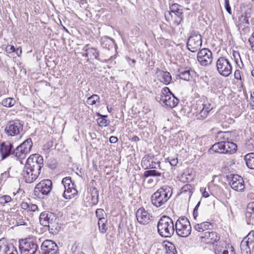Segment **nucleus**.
Here are the masks:
<instances>
[{"instance_id": "1", "label": "nucleus", "mask_w": 254, "mask_h": 254, "mask_svg": "<svg viewBox=\"0 0 254 254\" xmlns=\"http://www.w3.org/2000/svg\"><path fill=\"white\" fill-rule=\"evenodd\" d=\"M172 194V188L168 186H164L151 195V203L157 208L163 206L167 203Z\"/></svg>"}, {"instance_id": "2", "label": "nucleus", "mask_w": 254, "mask_h": 254, "mask_svg": "<svg viewBox=\"0 0 254 254\" xmlns=\"http://www.w3.org/2000/svg\"><path fill=\"white\" fill-rule=\"evenodd\" d=\"M157 226L158 233L162 238H170L174 233L173 221L168 216H162L159 220Z\"/></svg>"}, {"instance_id": "3", "label": "nucleus", "mask_w": 254, "mask_h": 254, "mask_svg": "<svg viewBox=\"0 0 254 254\" xmlns=\"http://www.w3.org/2000/svg\"><path fill=\"white\" fill-rule=\"evenodd\" d=\"M19 249L20 254H36L38 249L36 238L31 237L20 240Z\"/></svg>"}, {"instance_id": "4", "label": "nucleus", "mask_w": 254, "mask_h": 254, "mask_svg": "<svg viewBox=\"0 0 254 254\" xmlns=\"http://www.w3.org/2000/svg\"><path fill=\"white\" fill-rule=\"evenodd\" d=\"M43 165V156L38 154L31 155L27 158L25 165L26 167L32 170V172L35 173V175L36 174L38 175L40 174L41 169Z\"/></svg>"}, {"instance_id": "5", "label": "nucleus", "mask_w": 254, "mask_h": 254, "mask_svg": "<svg viewBox=\"0 0 254 254\" xmlns=\"http://www.w3.org/2000/svg\"><path fill=\"white\" fill-rule=\"evenodd\" d=\"M175 229L177 234L181 237H187L190 235L191 227L186 217H180L176 222Z\"/></svg>"}, {"instance_id": "6", "label": "nucleus", "mask_w": 254, "mask_h": 254, "mask_svg": "<svg viewBox=\"0 0 254 254\" xmlns=\"http://www.w3.org/2000/svg\"><path fill=\"white\" fill-rule=\"evenodd\" d=\"M23 124L19 120H11L7 122L5 128L4 132L8 136H17L22 137V134H20L23 130Z\"/></svg>"}, {"instance_id": "7", "label": "nucleus", "mask_w": 254, "mask_h": 254, "mask_svg": "<svg viewBox=\"0 0 254 254\" xmlns=\"http://www.w3.org/2000/svg\"><path fill=\"white\" fill-rule=\"evenodd\" d=\"M62 184L64 188L63 196L65 199H70L77 194L78 191L75 188V185L72 181L70 177H66L63 178L62 181Z\"/></svg>"}, {"instance_id": "8", "label": "nucleus", "mask_w": 254, "mask_h": 254, "mask_svg": "<svg viewBox=\"0 0 254 254\" xmlns=\"http://www.w3.org/2000/svg\"><path fill=\"white\" fill-rule=\"evenodd\" d=\"M32 146V139L28 138L13 150V154L17 158L24 159L26 155L30 153Z\"/></svg>"}, {"instance_id": "9", "label": "nucleus", "mask_w": 254, "mask_h": 254, "mask_svg": "<svg viewBox=\"0 0 254 254\" xmlns=\"http://www.w3.org/2000/svg\"><path fill=\"white\" fill-rule=\"evenodd\" d=\"M188 49L191 52H196L202 46V37L198 31H192L188 39Z\"/></svg>"}, {"instance_id": "10", "label": "nucleus", "mask_w": 254, "mask_h": 254, "mask_svg": "<svg viewBox=\"0 0 254 254\" xmlns=\"http://www.w3.org/2000/svg\"><path fill=\"white\" fill-rule=\"evenodd\" d=\"M218 72L221 75L227 77L232 73V67L229 61L224 57L218 58L216 62Z\"/></svg>"}, {"instance_id": "11", "label": "nucleus", "mask_w": 254, "mask_h": 254, "mask_svg": "<svg viewBox=\"0 0 254 254\" xmlns=\"http://www.w3.org/2000/svg\"><path fill=\"white\" fill-rule=\"evenodd\" d=\"M52 189V182L50 180H44L39 183L34 189L35 195L41 197V194L47 195Z\"/></svg>"}, {"instance_id": "12", "label": "nucleus", "mask_w": 254, "mask_h": 254, "mask_svg": "<svg viewBox=\"0 0 254 254\" xmlns=\"http://www.w3.org/2000/svg\"><path fill=\"white\" fill-rule=\"evenodd\" d=\"M197 59L201 65L206 66L212 63L213 60L212 53L207 48L202 49L197 53Z\"/></svg>"}, {"instance_id": "13", "label": "nucleus", "mask_w": 254, "mask_h": 254, "mask_svg": "<svg viewBox=\"0 0 254 254\" xmlns=\"http://www.w3.org/2000/svg\"><path fill=\"white\" fill-rule=\"evenodd\" d=\"M227 178L230 180L229 184L233 190L238 191L244 190V181L241 176L237 174H230Z\"/></svg>"}, {"instance_id": "14", "label": "nucleus", "mask_w": 254, "mask_h": 254, "mask_svg": "<svg viewBox=\"0 0 254 254\" xmlns=\"http://www.w3.org/2000/svg\"><path fill=\"white\" fill-rule=\"evenodd\" d=\"M43 254H59V248L55 242L50 240H46L41 246Z\"/></svg>"}, {"instance_id": "15", "label": "nucleus", "mask_w": 254, "mask_h": 254, "mask_svg": "<svg viewBox=\"0 0 254 254\" xmlns=\"http://www.w3.org/2000/svg\"><path fill=\"white\" fill-rule=\"evenodd\" d=\"M160 162L154 158V155L149 154L144 156L141 160V165L144 169H157L160 168Z\"/></svg>"}, {"instance_id": "16", "label": "nucleus", "mask_w": 254, "mask_h": 254, "mask_svg": "<svg viewBox=\"0 0 254 254\" xmlns=\"http://www.w3.org/2000/svg\"><path fill=\"white\" fill-rule=\"evenodd\" d=\"M197 113L196 115V118L199 120H203L207 116L209 113L212 110L213 107L210 103H201V102L197 103Z\"/></svg>"}, {"instance_id": "17", "label": "nucleus", "mask_w": 254, "mask_h": 254, "mask_svg": "<svg viewBox=\"0 0 254 254\" xmlns=\"http://www.w3.org/2000/svg\"><path fill=\"white\" fill-rule=\"evenodd\" d=\"M220 238V235L214 231L204 232L199 236L201 242L208 244H213L214 243L217 242Z\"/></svg>"}, {"instance_id": "18", "label": "nucleus", "mask_w": 254, "mask_h": 254, "mask_svg": "<svg viewBox=\"0 0 254 254\" xmlns=\"http://www.w3.org/2000/svg\"><path fill=\"white\" fill-rule=\"evenodd\" d=\"M171 12L174 14V22L176 25H179L184 18L183 7L177 3H173L170 6Z\"/></svg>"}, {"instance_id": "19", "label": "nucleus", "mask_w": 254, "mask_h": 254, "mask_svg": "<svg viewBox=\"0 0 254 254\" xmlns=\"http://www.w3.org/2000/svg\"><path fill=\"white\" fill-rule=\"evenodd\" d=\"M157 98L159 99L160 103L164 104V106L171 108L176 107L179 102V100L173 93H169L166 95H160V97H157Z\"/></svg>"}, {"instance_id": "20", "label": "nucleus", "mask_w": 254, "mask_h": 254, "mask_svg": "<svg viewBox=\"0 0 254 254\" xmlns=\"http://www.w3.org/2000/svg\"><path fill=\"white\" fill-rule=\"evenodd\" d=\"M88 45H86L84 48V50L85 53L83 55V56L87 58V61L89 60H94L96 59L101 62L107 63L109 59H101L99 58V51L96 48H87Z\"/></svg>"}, {"instance_id": "21", "label": "nucleus", "mask_w": 254, "mask_h": 254, "mask_svg": "<svg viewBox=\"0 0 254 254\" xmlns=\"http://www.w3.org/2000/svg\"><path fill=\"white\" fill-rule=\"evenodd\" d=\"M135 216L137 222L141 225L148 224L152 217V215L143 207H140L137 210Z\"/></svg>"}, {"instance_id": "22", "label": "nucleus", "mask_w": 254, "mask_h": 254, "mask_svg": "<svg viewBox=\"0 0 254 254\" xmlns=\"http://www.w3.org/2000/svg\"><path fill=\"white\" fill-rule=\"evenodd\" d=\"M13 146L9 142H4L0 143V153L2 159H5L11 154H13Z\"/></svg>"}, {"instance_id": "23", "label": "nucleus", "mask_w": 254, "mask_h": 254, "mask_svg": "<svg viewBox=\"0 0 254 254\" xmlns=\"http://www.w3.org/2000/svg\"><path fill=\"white\" fill-rule=\"evenodd\" d=\"M245 215L247 223L248 225H254V202L248 204Z\"/></svg>"}, {"instance_id": "24", "label": "nucleus", "mask_w": 254, "mask_h": 254, "mask_svg": "<svg viewBox=\"0 0 254 254\" xmlns=\"http://www.w3.org/2000/svg\"><path fill=\"white\" fill-rule=\"evenodd\" d=\"M22 175L26 183H31L33 182L39 176L38 174L35 175V173L32 172V170H30L29 168L26 167L25 166H24L22 172Z\"/></svg>"}, {"instance_id": "25", "label": "nucleus", "mask_w": 254, "mask_h": 254, "mask_svg": "<svg viewBox=\"0 0 254 254\" xmlns=\"http://www.w3.org/2000/svg\"><path fill=\"white\" fill-rule=\"evenodd\" d=\"M52 216L56 218L57 216L54 213L50 212L45 211L41 213L39 217L40 224L45 227H47L52 222L51 220Z\"/></svg>"}, {"instance_id": "26", "label": "nucleus", "mask_w": 254, "mask_h": 254, "mask_svg": "<svg viewBox=\"0 0 254 254\" xmlns=\"http://www.w3.org/2000/svg\"><path fill=\"white\" fill-rule=\"evenodd\" d=\"M100 43L103 48L108 50H113L116 46L115 40L107 36L101 37Z\"/></svg>"}, {"instance_id": "27", "label": "nucleus", "mask_w": 254, "mask_h": 254, "mask_svg": "<svg viewBox=\"0 0 254 254\" xmlns=\"http://www.w3.org/2000/svg\"><path fill=\"white\" fill-rule=\"evenodd\" d=\"M51 222L47 227H48L49 232L53 235L57 234L61 229V224H59V219L57 216L51 218Z\"/></svg>"}, {"instance_id": "28", "label": "nucleus", "mask_w": 254, "mask_h": 254, "mask_svg": "<svg viewBox=\"0 0 254 254\" xmlns=\"http://www.w3.org/2000/svg\"><path fill=\"white\" fill-rule=\"evenodd\" d=\"M240 248L242 254H251V251L254 249V244H250V242L243 239L241 243Z\"/></svg>"}, {"instance_id": "29", "label": "nucleus", "mask_w": 254, "mask_h": 254, "mask_svg": "<svg viewBox=\"0 0 254 254\" xmlns=\"http://www.w3.org/2000/svg\"><path fill=\"white\" fill-rule=\"evenodd\" d=\"M158 80L165 85H169L172 81V76L168 71L160 70L157 73Z\"/></svg>"}, {"instance_id": "30", "label": "nucleus", "mask_w": 254, "mask_h": 254, "mask_svg": "<svg viewBox=\"0 0 254 254\" xmlns=\"http://www.w3.org/2000/svg\"><path fill=\"white\" fill-rule=\"evenodd\" d=\"M194 188L190 184H187L183 186L180 190L179 194L188 197L190 199L193 192Z\"/></svg>"}, {"instance_id": "31", "label": "nucleus", "mask_w": 254, "mask_h": 254, "mask_svg": "<svg viewBox=\"0 0 254 254\" xmlns=\"http://www.w3.org/2000/svg\"><path fill=\"white\" fill-rule=\"evenodd\" d=\"M178 72L179 74L176 75V78L182 79L185 81H189L192 77V74L194 71L189 69L183 70L179 69Z\"/></svg>"}, {"instance_id": "32", "label": "nucleus", "mask_w": 254, "mask_h": 254, "mask_svg": "<svg viewBox=\"0 0 254 254\" xmlns=\"http://www.w3.org/2000/svg\"><path fill=\"white\" fill-rule=\"evenodd\" d=\"M224 148L225 153L233 154L237 150V145L232 141H224Z\"/></svg>"}, {"instance_id": "33", "label": "nucleus", "mask_w": 254, "mask_h": 254, "mask_svg": "<svg viewBox=\"0 0 254 254\" xmlns=\"http://www.w3.org/2000/svg\"><path fill=\"white\" fill-rule=\"evenodd\" d=\"M212 224L209 222H203L200 223L196 224L193 226V228L199 232H203L212 227Z\"/></svg>"}, {"instance_id": "34", "label": "nucleus", "mask_w": 254, "mask_h": 254, "mask_svg": "<svg viewBox=\"0 0 254 254\" xmlns=\"http://www.w3.org/2000/svg\"><path fill=\"white\" fill-rule=\"evenodd\" d=\"M163 246L165 248V254H177V251L175 245L169 241H164Z\"/></svg>"}, {"instance_id": "35", "label": "nucleus", "mask_w": 254, "mask_h": 254, "mask_svg": "<svg viewBox=\"0 0 254 254\" xmlns=\"http://www.w3.org/2000/svg\"><path fill=\"white\" fill-rule=\"evenodd\" d=\"M224 148V141H220L215 143L209 149V151H213L216 153H225V151H223Z\"/></svg>"}, {"instance_id": "36", "label": "nucleus", "mask_w": 254, "mask_h": 254, "mask_svg": "<svg viewBox=\"0 0 254 254\" xmlns=\"http://www.w3.org/2000/svg\"><path fill=\"white\" fill-rule=\"evenodd\" d=\"M247 166L251 169H254V153H250L244 157Z\"/></svg>"}, {"instance_id": "37", "label": "nucleus", "mask_w": 254, "mask_h": 254, "mask_svg": "<svg viewBox=\"0 0 254 254\" xmlns=\"http://www.w3.org/2000/svg\"><path fill=\"white\" fill-rule=\"evenodd\" d=\"M91 202L93 205H96L99 202V191L96 187L91 189Z\"/></svg>"}, {"instance_id": "38", "label": "nucleus", "mask_w": 254, "mask_h": 254, "mask_svg": "<svg viewBox=\"0 0 254 254\" xmlns=\"http://www.w3.org/2000/svg\"><path fill=\"white\" fill-rule=\"evenodd\" d=\"M107 223V219H100L98 221V226L99 232L102 234H105L108 229L106 224Z\"/></svg>"}, {"instance_id": "39", "label": "nucleus", "mask_w": 254, "mask_h": 254, "mask_svg": "<svg viewBox=\"0 0 254 254\" xmlns=\"http://www.w3.org/2000/svg\"><path fill=\"white\" fill-rule=\"evenodd\" d=\"M97 116L100 117L97 120L98 124L100 127H106L109 123V121L106 119L107 115H102L100 113H97Z\"/></svg>"}, {"instance_id": "40", "label": "nucleus", "mask_w": 254, "mask_h": 254, "mask_svg": "<svg viewBox=\"0 0 254 254\" xmlns=\"http://www.w3.org/2000/svg\"><path fill=\"white\" fill-rule=\"evenodd\" d=\"M16 103V101L13 98L8 97L2 100L1 104L3 106L7 108L13 107Z\"/></svg>"}, {"instance_id": "41", "label": "nucleus", "mask_w": 254, "mask_h": 254, "mask_svg": "<svg viewBox=\"0 0 254 254\" xmlns=\"http://www.w3.org/2000/svg\"><path fill=\"white\" fill-rule=\"evenodd\" d=\"M143 176L145 178L149 177H160L161 173L155 170H149L144 172Z\"/></svg>"}, {"instance_id": "42", "label": "nucleus", "mask_w": 254, "mask_h": 254, "mask_svg": "<svg viewBox=\"0 0 254 254\" xmlns=\"http://www.w3.org/2000/svg\"><path fill=\"white\" fill-rule=\"evenodd\" d=\"M97 102H100V97L97 94L91 95L90 97H88L87 100V103L91 105L95 104Z\"/></svg>"}, {"instance_id": "43", "label": "nucleus", "mask_w": 254, "mask_h": 254, "mask_svg": "<svg viewBox=\"0 0 254 254\" xmlns=\"http://www.w3.org/2000/svg\"><path fill=\"white\" fill-rule=\"evenodd\" d=\"M232 249L230 254H235L234 248L232 247ZM215 254H228L229 252L227 250L218 247L215 249Z\"/></svg>"}, {"instance_id": "44", "label": "nucleus", "mask_w": 254, "mask_h": 254, "mask_svg": "<svg viewBox=\"0 0 254 254\" xmlns=\"http://www.w3.org/2000/svg\"><path fill=\"white\" fill-rule=\"evenodd\" d=\"M95 214L96 217L98 218V220H100V219H107L106 217H105V216L106 215V214L105 212V211L101 208H98L95 211Z\"/></svg>"}, {"instance_id": "45", "label": "nucleus", "mask_w": 254, "mask_h": 254, "mask_svg": "<svg viewBox=\"0 0 254 254\" xmlns=\"http://www.w3.org/2000/svg\"><path fill=\"white\" fill-rule=\"evenodd\" d=\"M4 254H18L17 249L12 245H7Z\"/></svg>"}, {"instance_id": "46", "label": "nucleus", "mask_w": 254, "mask_h": 254, "mask_svg": "<svg viewBox=\"0 0 254 254\" xmlns=\"http://www.w3.org/2000/svg\"><path fill=\"white\" fill-rule=\"evenodd\" d=\"M11 200V198L9 195H4L0 197V204L4 205L5 204L9 202Z\"/></svg>"}, {"instance_id": "47", "label": "nucleus", "mask_w": 254, "mask_h": 254, "mask_svg": "<svg viewBox=\"0 0 254 254\" xmlns=\"http://www.w3.org/2000/svg\"><path fill=\"white\" fill-rule=\"evenodd\" d=\"M243 239L250 242V244H254V230L251 231Z\"/></svg>"}, {"instance_id": "48", "label": "nucleus", "mask_w": 254, "mask_h": 254, "mask_svg": "<svg viewBox=\"0 0 254 254\" xmlns=\"http://www.w3.org/2000/svg\"><path fill=\"white\" fill-rule=\"evenodd\" d=\"M19 50V48L15 49L14 46L13 45H8L5 48V51L9 54H10L13 52H16L18 56H19V54L18 53V51Z\"/></svg>"}, {"instance_id": "49", "label": "nucleus", "mask_w": 254, "mask_h": 254, "mask_svg": "<svg viewBox=\"0 0 254 254\" xmlns=\"http://www.w3.org/2000/svg\"><path fill=\"white\" fill-rule=\"evenodd\" d=\"M71 251V254H85L80 250L75 243L72 246Z\"/></svg>"}, {"instance_id": "50", "label": "nucleus", "mask_w": 254, "mask_h": 254, "mask_svg": "<svg viewBox=\"0 0 254 254\" xmlns=\"http://www.w3.org/2000/svg\"><path fill=\"white\" fill-rule=\"evenodd\" d=\"M16 225L17 226L20 225H27L26 222H24V219L23 216L19 215L16 219Z\"/></svg>"}, {"instance_id": "51", "label": "nucleus", "mask_w": 254, "mask_h": 254, "mask_svg": "<svg viewBox=\"0 0 254 254\" xmlns=\"http://www.w3.org/2000/svg\"><path fill=\"white\" fill-rule=\"evenodd\" d=\"M164 16L166 21H169L172 19H174V17L173 15H172V12H171V10L167 11L164 13Z\"/></svg>"}, {"instance_id": "52", "label": "nucleus", "mask_w": 254, "mask_h": 254, "mask_svg": "<svg viewBox=\"0 0 254 254\" xmlns=\"http://www.w3.org/2000/svg\"><path fill=\"white\" fill-rule=\"evenodd\" d=\"M239 20L241 22V24H243L244 26L249 24V18L244 16V15L240 17Z\"/></svg>"}, {"instance_id": "53", "label": "nucleus", "mask_w": 254, "mask_h": 254, "mask_svg": "<svg viewBox=\"0 0 254 254\" xmlns=\"http://www.w3.org/2000/svg\"><path fill=\"white\" fill-rule=\"evenodd\" d=\"M201 201L200 200L198 201L197 204L195 206L193 211V216L194 219H196L197 216H198V209L200 205Z\"/></svg>"}, {"instance_id": "54", "label": "nucleus", "mask_w": 254, "mask_h": 254, "mask_svg": "<svg viewBox=\"0 0 254 254\" xmlns=\"http://www.w3.org/2000/svg\"><path fill=\"white\" fill-rule=\"evenodd\" d=\"M8 244H2L0 241V254H4Z\"/></svg>"}, {"instance_id": "55", "label": "nucleus", "mask_w": 254, "mask_h": 254, "mask_svg": "<svg viewBox=\"0 0 254 254\" xmlns=\"http://www.w3.org/2000/svg\"><path fill=\"white\" fill-rule=\"evenodd\" d=\"M205 188H201L200 190L202 192V196L204 198H207L209 197V194L207 191L206 190Z\"/></svg>"}, {"instance_id": "56", "label": "nucleus", "mask_w": 254, "mask_h": 254, "mask_svg": "<svg viewBox=\"0 0 254 254\" xmlns=\"http://www.w3.org/2000/svg\"><path fill=\"white\" fill-rule=\"evenodd\" d=\"M169 93H172L168 87H165L162 90L160 95H166Z\"/></svg>"}, {"instance_id": "57", "label": "nucleus", "mask_w": 254, "mask_h": 254, "mask_svg": "<svg viewBox=\"0 0 254 254\" xmlns=\"http://www.w3.org/2000/svg\"><path fill=\"white\" fill-rule=\"evenodd\" d=\"M21 208L28 211L29 204L26 202H22L20 204Z\"/></svg>"}, {"instance_id": "58", "label": "nucleus", "mask_w": 254, "mask_h": 254, "mask_svg": "<svg viewBox=\"0 0 254 254\" xmlns=\"http://www.w3.org/2000/svg\"><path fill=\"white\" fill-rule=\"evenodd\" d=\"M37 209H38V206L37 205L34 204H29V208L28 209V211H30L34 212Z\"/></svg>"}, {"instance_id": "59", "label": "nucleus", "mask_w": 254, "mask_h": 254, "mask_svg": "<svg viewBox=\"0 0 254 254\" xmlns=\"http://www.w3.org/2000/svg\"><path fill=\"white\" fill-rule=\"evenodd\" d=\"M235 78L237 80L241 79V71L239 70H236L234 73Z\"/></svg>"}, {"instance_id": "60", "label": "nucleus", "mask_w": 254, "mask_h": 254, "mask_svg": "<svg viewBox=\"0 0 254 254\" xmlns=\"http://www.w3.org/2000/svg\"><path fill=\"white\" fill-rule=\"evenodd\" d=\"M168 159L169 160V163L171 166H175L178 163V159L177 158L170 159V158H168Z\"/></svg>"}, {"instance_id": "61", "label": "nucleus", "mask_w": 254, "mask_h": 254, "mask_svg": "<svg viewBox=\"0 0 254 254\" xmlns=\"http://www.w3.org/2000/svg\"><path fill=\"white\" fill-rule=\"evenodd\" d=\"M251 12H252V9L251 8H248L245 11L244 16L245 17L249 18L251 16Z\"/></svg>"}, {"instance_id": "62", "label": "nucleus", "mask_w": 254, "mask_h": 254, "mask_svg": "<svg viewBox=\"0 0 254 254\" xmlns=\"http://www.w3.org/2000/svg\"><path fill=\"white\" fill-rule=\"evenodd\" d=\"M118 140V138L115 136H112L110 137L109 141L111 143H116Z\"/></svg>"}, {"instance_id": "63", "label": "nucleus", "mask_w": 254, "mask_h": 254, "mask_svg": "<svg viewBox=\"0 0 254 254\" xmlns=\"http://www.w3.org/2000/svg\"><path fill=\"white\" fill-rule=\"evenodd\" d=\"M249 41L251 45L252 49L254 51V38L250 37Z\"/></svg>"}, {"instance_id": "64", "label": "nucleus", "mask_w": 254, "mask_h": 254, "mask_svg": "<svg viewBox=\"0 0 254 254\" xmlns=\"http://www.w3.org/2000/svg\"><path fill=\"white\" fill-rule=\"evenodd\" d=\"M129 140L131 141L137 142V141H139L140 139L137 136L134 135L130 139H129Z\"/></svg>"}]
</instances>
